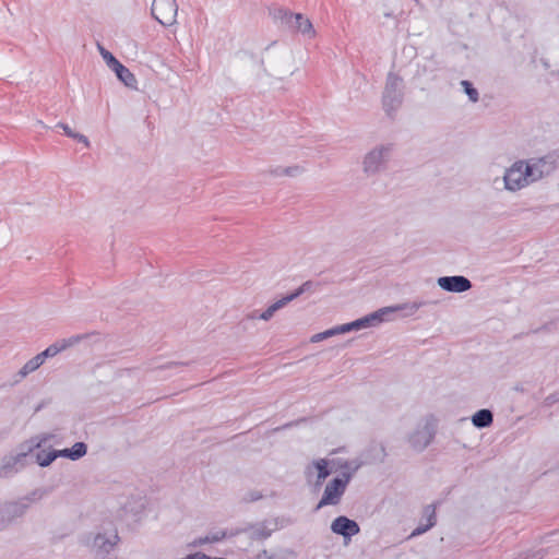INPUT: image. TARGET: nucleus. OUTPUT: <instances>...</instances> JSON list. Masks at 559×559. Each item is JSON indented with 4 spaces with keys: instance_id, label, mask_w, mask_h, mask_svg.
I'll return each instance as SVG.
<instances>
[{
    "instance_id": "obj_16",
    "label": "nucleus",
    "mask_w": 559,
    "mask_h": 559,
    "mask_svg": "<svg viewBox=\"0 0 559 559\" xmlns=\"http://www.w3.org/2000/svg\"><path fill=\"white\" fill-rule=\"evenodd\" d=\"M287 28L308 37H313L316 34L311 21L305 17L301 13H294L293 17L289 20Z\"/></svg>"
},
{
    "instance_id": "obj_37",
    "label": "nucleus",
    "mask_w": 559,
    "mask_h": 559,
    "mask_svg": "<svg viewBox=\"0 0 559 559\" xmlns=\"http://www.w3.org/2000/svg\"><path fill=\"white\" fill-rule=\"evenodd\" d=\"M557 402H559V392L549 394L544 401L546 406H552Z\"/></svg>"
},
{
    "instance_id": "obj_31",
    "label": "nucleus",
    "mask_w": 559,
    "mask_h": 559,
    "mask_svg": "<svg viewBox=\"0 0 559 559\" xmlns=\"http://www.w3.org/2000/svg\"><path fill=\"white\" fill-rule=\"evenodd\" d=\"M292 300L289 294H287L286 296L282 297L281 299H278L277 301H275L274 304H272L271 306H269L267 308H270V310L275 313L276 311H278L280 309L284 308L287 304H289Z\"/></svg>"
},
{
    "instance_id": "obj_17",
    "label": "nucleus",
    "mask_w": 559,
    "mask_h": 559,
    "mask_svg": "<svg viewBox=\"0 0 559 559\" xmlns=\"http://www.w3.org/2000/svg\"><path fill=\"white\" fill-rule=\"evenodd\" d=\"M533 160L540 169L547 171V177L559 167V154L557 152H551L539 158H533Z\"/></svg>"
},
{
    "instance_id": "obj_42",
    "label": "nucleus",
    "mask_w": 559,
    "mask_h": 559,
    "mask_svg": "<svg viewBox=\"0 0 559 559\" xmlns=\"http://www.w3.org/2000/svg\"><path fill=\"white\" fill-rule=\"evenodd\" d=\"M55 454H56V460L58 457L69 459V448H66V449H62V450H56L55 449Z\"/></svg>"
},
{
    "instance_id": "obj_29",
    "label": "nucleus",
    "mask_w": 559,
    "mask_h": 559,
    "mask_svg": "<svg viewBox=\"0 0 559 559\" xmlns=\"http://www.w3.org/2000/svg\"><path fill=\"white\" fill-rule=\"evenodd\" d=\"M461 85L465 92V94L468 96L469 100L473 103L478 102L479 99V93L476 87H474L473 83L468 80L461 81Z\"/></svg>"
},
{
    "instance_id": "obj_26",
    "label": "nucleus",
    "mask_w": 559,
    "mask_h": 559,
    "mask_svg": "<svg viewBox=\"0 0 559 559\" xmlns=\"http://www.w3.org/2000/svg\"><path fill=\"white\" fill-rule=\"evenodd\" d=\"M87 453V445L85 442H75L69 448V460L76 461L82 459Z\"/></svg>"
},
{
    "instance_id": "obj_34",
    "label": "nucleus",
    "mask_w": 559,
    "mask_h": 559,
    "mask_svg": "<svg viewBox=\"0 0 559 559\" xmlns=\"http://www.w3.org/2000/svg\"><path fill=\"white\" fill-rule=\"evenodd\" d=\"M71 139H74L80 143H83L85 147H90L91 145L88 139L84 134H81L79 132H74L73 134H71Z\"/></svg>"
},
{
    "instance_id": "obj_33",
    "label": "nucleus",
    "mask_w": 559,
    "mask_h": 559,
    "mask_svg": "<svg viewBox=\"0 0 559 559\" xmlns=\"http://www.w3.org/2000/svg\"><path fill=\"white\" fill-rule=\"evenodd\" d=\"M71 139H74L80 143H83L85 147H90L91 145L88 139L84 134H81L79 132H74L73 134H71Z\"/></svg>"
},
{
    "instance_id": "obj_39",
    "label": "nucleus",
    "mask_w": 559,
    "mask_h": 559,
    "mask_svg": "<svg viewBox=\"0 0 559 559\" xmlns=\"http://www.w3.org/2000/svg\"><path fill=\"white\" fill-rule=\"evenodd\" d=\"M56 128H60L63 130L64 134L69 138H71V134L74 133V131L67 124V123H63V122H58L56 124Z\"/></svg>"
},
{
    "instance_id": "obj_5",
    "label": "nucleus",
    "mask_w": 559,
    "mask_h": 559,
    "mask_svg": "<svg viewBox=\"0 0 559 559\" xmlns=\"http://www.w3.org/2000/svg\"><path fill=\"white\" fill-rule=\"evenodd\" d=\"M404 99L403 79L397 74L390 72L386 78L384 91L382 94V105L386 115L392 117L402 105Z\"/></svg>"
},
{
    "instance_id": "obj_35",
    "label": "nucleus",
    "mask_w": 559,
    "mask_h": 559,
    "mask_svg": "<svg viewBox=\"0 0 559 559\" xmlns=\"http://www.w3.org/2000/svg\"><path fill=\"white\" fill-rule=\"evenodd\" d=\"M71 139H74L80 143H83L85 147H90L91 145L88 139L84 134H81L79 132H74L73 134H71Z\"/></svg>"
},
{
    "instance_id": "obj_28",
    "label": "nucleus",
    "mask_w": 559,
    "mask_h": 559,
    "mask_svg": "<svg viewBox=\"0 0 559 559\" xmlns=\"http://www.w3.org/2000/svg\"><path fill=\"white\" fill-rule=\"evenodd\" d=\"M56 460L55 449L46 452L44 450L37 452L36 461L39 466L47 467Z\"/></svg>"
},
{
    "instance_id": "obj_4",
    "label": "nucleus",
    "mask_w": 559,
    "mask_h": 559,
    "mask_svg": "<svg viewBox=\"0 0 559 559\" xmlns=\"http://www.w3.org/2000/svg\"><path fill=\"white\" fill-rule=\"evenodd\" d=\"M38 490H34L29 495L16 500L8 501L0 504V531L5 530L14 520L22 518L31 503L36 499H40Z\"/></svg>"
},
{
    "instance_id": "obj_1",
    "label": "nucleus",
    "mask_w": 559,
    "mask_h": 559,
    "mask_svg": "<svg viewBox=\"0 0 559 559\" xmlns=\"http://www.w3.org/2000/svg\"><path fill=\"white\" fill-rule=\"evenodd\" d=\"M426 301H412V302H403L394 306L380 308L367 316H364L357 320L345 323L347 328V332L359 331L362 329L378 326L382 322L389 321V316L395 312L405 311L404 317L413 316L418 309L426 306Z\"/></svg>"
},
{
    "instance_id": "obj_13",
    "label": "nucleus",
    "mask_w": 559,
    "mask_h": 559,
    "mask_svg": "<svg viewBox=\"0 0 559 559\" xmlns=\"http://www.w3.org/2000/svg\"><path fill=\"white\" fill-rule=\"evenodd\" d=\"M332 533L340 535L344 538L345 543L349 542L353 536L359 534V524L346 515L335 518L331 523Z\"/></svg>"
},
{
    "instance_id": "obj_22",
    "label": "nucleus",
    "mask_w": 559,
    "mask_h": 559,
    "mask_svg": "<svg viewBox=\"0 0 559 559\" xmlns=\"http://www.w3.org/2000/svg\"><path fill=\"white\" fill-rule=\"evenodd\" d=\"M270 15L273 17L275 22H281L282 25L287 27L289 20L293 17L294 13L285 8H273L270 9Z\"/></svg>"
},
{
    "instance_id": "obj_43",
    "label": "nucleus",
    "mask_w": 559,
    "mask_h": 559,
    "mask_svg": "<svg viewBox=\"0 0 559 559\" xmlns=\"http://www.w3.org/2000/svg\"><path fill=\"white\" fill-rule=\"evenodd\" d=\"M64 537H66V534H62V535L53 534V535L50 537V544H51V545H56V544H58L59 542H61Z\"/></svg>"
},
{
    "instance_id": "obj_38",
    "label": "nucleus",
    "mask_w": 559,
    "mask_h": 559,
    "mask_svg": "<svg viewBox=\"0 0 559 559\" xmlns=\"http://www.w3.org/2000/svg\"><path fill=\"white\" fill-rule=\"evenodd\" d=\"M182 365H185V364L183 362H177V361H169V362H167L165 365L156 367V370L177 368V367L182 366Z\"/></svg>"
},
{
    "instance_id": "obj_19",
    "label": "nucleus",
    "mask_w": 559,
    "mask_h": 559,
    "mask_svg": "<svg viewBox=\"0 0 559 559\" xmlns=\"http://www.w3.org/2000/svg\"><path fill=\"white\" fill-rule=\"evenodd\" d=\"M525 171L530 185L547 177V171L540 169L533 158L525 160Z\"/></svg>"
},
{
    "instance_id": "obj_11",
    "label": "nucleus",
    "mask_w": 559,
    "mask_h": 559,
    "mask_svg": "<svg viewBox=\"0 0 559 559\" xmlns=\"http://www.w3.org/2000/svg\"><path fill=\"white\" fill-rule=\"evenodd\" d=\"M98 49L104 61L116 73L118 80L126 86L135 88L138 83L135 75L103 46L98 45Z\"/></svg>"
},
{
    "instance_id": "obj_47",
    "label": "nucleus",
    "mask_w": 559,
    "mask_h": 559,
    "mask_svg": "<svg viewBox=\"0 0 559 559\" xmlns=\"http://www.w3.org/2000/svg\"><path fill=\"white\" fill-rule=\"evenodd\" d=\"M381 450H382V452H383V455H385V448H384V447H382V448H381Z\"/></svg>"
},
{
    "instance_id": "obj_7",
    "label": "nucleus",
    "mask_w": 559,
    "mask_h": 559,
    "mask_svg": "<svg viewBox=\"0 0 559 559\" xmlns=\"http://www.w3.org/2000/svg\"><path fill=\"white\" fill-rule=\"evenodd\" d=\"M392 152V145H380L368 152L362 160V170L367 176H373L386 166Z\"/></svg>"
},
{
    "instance_id": "obj_14",
    "label": "nucleus",
    "mask_w": 559,
    "mask_h": 559,
    "mask_svg": "<svg viewBox=\"0 0 559 559\" xmlns=\"http://www.w3.org/2000/svg\"><path fill=\"white\" fill-rule=\"evenodd\" d=\"M437 284L449 293H464L472 288V282L463 275L441 276Z\"/></svg>"
},
{
    "instance_id": "obj_36",
    "label": "nucleus",
    "mask_w": 559,
    "mask_h": 559,
    "mask_svg": "<svg viewBox=\"0 0 559 559\" xmlns=\"http://www.w3.org/2000/svg\"><path fill=\"white\" fill-rule=\"evenodd\" d=\"M262 497L263 496L261 492L253 490V491H250L247 493V496L245 497V501L254 502V501L260 500Z\"/></svg>"
},
{
    "instance_id": "obj_2",
    "label": "nucleus",
    "mask_w": 559,
    "mask_h": 559,
    "mask_svg": "<svg viewBox=\"0 0 559 559\" xmlns=\"http://www.w3.org/2000/svg\"><path fill=\"white\" fill-rule=\"evenodd\" d=\"M48 440L47 437H43L37 440V438L31 439L27 443L29 444H22L21 451L16 454H9L4 455L2 459H0V477L1 478H9L15 475L17 472H20L22 468L25 467L27 464V457L28 454L34 449H39L43 443H45Z\"/></svg>"
},
{
    "instance_id": "obj_45",
    "label": "nucleus",
    "mask_w": 559,
    "mask_h": 559,
    "mask_svg": "<svg viewBox=\"0 0 559 559\" xmlns=\"http://www.w3.org/2000/svg\"><path fill=\"white\" fill-rule=\"evenodd\" d=\"M352 465H353V462L344 461V462L340 465V467H341L342 469H347V472H352V471H353V468H354V466H352Z\"/></svg>"
},
{
    "instance_id": "obj_9",
    "label": "nucleus",
    "mask_w": 559,
    "mask_h": 559,
    "mask_svg": "<svg viewBox=\"0 0 559 559\" xmlns=\"http://www.w3.org/2000/svg\"><path fill=\"white\" fill-rule=\"evenodd\" d=\"M120 537L117 531L110 534L97 533L94 536L92 544V551L96 559H111V554L115 551Z\"/></svg>"
},
{
    "instance_id": "obj_46",
    "label": "nucleus",
    "mask_w": 559,
    "mask_h": 559,
    "mask_svg": "<svg viewBox=\"0 0 559 559\" xmlns=\"http://www.w3.org/2000/svg\"><path fill=\"white\" fill-rule=\"evenodd\" d=\"M250 319H259V314L254 311L249 316Z\"/></svg>"
},
{
    "instance_id": "obj_10",
    "label": "nucleus",
    "mask_w": 559,
    "mask_h": 559,
    "mask_svg": "<svg viewBox=\"0 0 559 559\" xmlns=\"http://www.w3.org/2000/svg\"><path fill=\"white\" fill-rule=\"evenodd\" d=\"M151 13L157 22L168 27L176 23L178 4L176 0H154Z\"/></svg>"
},
{
    "instance_id": "obj_25",
    "label": "nucleus",
    "mask_w": 559,
    "mask_h": 559,
    "mask_svg": "<svg viewBox=\"0 0 559 559\" xmlns=\"http://www.w3.org/2000/svg\"><path fill=\"white\" fill-rule=\"evenodd\" d=\"M320 286L319 283H316L313 281H306L302 283L298 288H296L294 292L289 293V296L292 300L297 299L305 293L313 292L316 288Z\"/></svg>"
},
{
    "instance_id": "obj_12",
    "label": "nucleus",
    "mask_w": 559,
    "mask_h": 559,
    "mask_svg": "<svg viewBox=\"0 0 559 559\" xmlns=\"http://www.w3.org/2000/svg\"><path fill=\"white\" fill-rule=\"evenodd\" d=\"M525 160H516L508 168L503 176L504 188L509 191L515 192L530 185L525 174Z\"/></svg>"
},
{
    "instance_id": "obj_40",
    "label": "nucleus",
    "mask_w": 559,
    "mask_h": 559,
    "mask_svg": "<svg viewBox=\"0 0 559 559\" xmlns=\"http://www.w3.org/2000/svg\"><path fill=\"white\" fill-rule=\"evenodd\" d=\"M82 338H83V336L75 335V336H72V337H70L68 340H62L60 343H67L68 347H69V346H72V345L79 343Z\"/></svg>"
},
{
    "instance_id": "obj_8",
    "label": "nucleus",
    "mask_w": 559,
    "mask_h": 559,
    "mask_svg": "<svg viewBox=\"0 0 559 559\" xmlns=\"http://www.w3.org/2000/svg\"><path fill=\"white\" fill-rule=\"evenodd\" d=\"M287 523H289V521L285 520L284 518L264 520L262 522L249 524L243 528L237 530L235 534L249 533L250 539L265 540L272 535L273 532L277 531L281 527H284Z\"/></svg>"
},
{
    "instance_id": "obj_23",
    "label": "nucleus",
    "mask_w": 559,
    "mask_h": 559,
    "mask_svg": "<svg viewBox=\"0 0 559 559\" xmlns=\"http://www.w3.org/2000/svg\"><path fill=\"white\" fill-rule=\"evenodd\" d=\"M68 348V344L67 343H59V342H56L51 345H49L45 350H43L41 353L37 354V357L39 358V360L41 361V364H44V361L47 359V358H50V357H53L56 356L58 353H60L61 350Z\"/></svg>"
},
{
    "instance_id": "obj_21",
    "label": "nucleus",
    "mask_w": 559,
    "mask_h": 559,
    "mask_svg": "<svg viewBox=\"0 0 559 559\" xmlns=\"http://www.w3.org/2000/svg\"><path fill=\"white\" fill-rule=\"evenodd\" d=\"M344 333H348L346 324H341V325L334 326L332 329H329V330H325L323 332H320V333H317V334L312 335L310 341L312 343H318V342H321V341H323L325 338H329V337H332V336H335V335H338V334H344Z\"/></svg>"
},
{
    "instance_id": "obj_24",
    "label": "nucleus",
    "mask_w": 559,
    "mask_h": 559,
    "mask_svg": "<svg viewBox=\"0 0 559 559\" xmlns=\"http://www.w3.org/2000/svg\"><path fill=\"white\" fill-rule=\"evenodd\" d=\"M41 361L39 360V358L37 357V355L35 357H33L32 359H29L21 369L20 371L17 372V377L19 379H23L25 378L27 374H29L31 372L37 370L40 366H41Z\"/></svg>"
},
{
    "instance_id": "obj_41",
    "label": "nucleus",
    "mask_w": 559,
    "mask_h": 559,
    "mask_svg": "<svg viewBox=\"0 0 559 559\" xmlns=\"http://www.w3.org/2000/svg\"><path fill=\"white\" fill-rule=\"evenodd\" d=\"M273 316L274 313L270 310V308H266V310L259 314V319L263 321H269Z\"/></svg>"
},
{
    "instance_id": "obj_18",
    "label": "nucleus",
    "mask_w": 559,
    "mask_h": 559,
    "mask_svg": "<svg viewBox=\"0 0 559 559\" xmlns=\"http://www.w3.org/2000/svg\"><path fill=\"white\" fill-rule=\"evenodd\" d=\"M472 423L476 428L479 429L490 427L493 423V414L488 408L478 409L472 416Z\"/></svg>"
},
{
    "instance_id": "obj_32",
    "label": "nucleus",
    "mask_w": 559,
    "mask_h": 559,
    "mask_svg": "<svg viewBox=\"0 0 559 559\" xmlns=\"http://www.w3.org/2000/svg\"><path fill=\"white\" fill-rule=\"evenodd\" d=\"M282 171L284 173V176L295 177L302 173V168L300 166L295 165V166L284 167Z\"/></svg>"
},
{
    "instance_id": "obj_15",
    "label": "nucleus",
    "mask_w": 559,
    "mask_h": 559,
    "mask_svg": "<svg viewBox=\"0 0 559 559\" xmlns=\"http://www.w3.org/2000/svg\"><path fill=\"white\" fill-rule=\"evenodd\" d=\"M436 504H427L423 509V519L409 537H416L428 532L437 524Z\"/></svg>"
},
{
    "instance_id": "obj_20",
    "label": "nucleus",
    "mask_w": 559,
    "mask_h": 559,
    "mask_svg": "<svg viewBox=\"0 0 559 559\" xmlns=\"http://www.w3.org/2000/svg\"><path fill=\"white\" fill-rule=\"evenodd\" d=\"M313 465L318 471L316 486L319 487L331 475L332 471L329 468V462L324 459L313 461Z\"/></svg>"
},
{
    "instance_id": "obj_3",
    "label": "nucleus",
    "mask_w": 559,
    "mask_h": 559,
    "mask_svg": "<svg viewBox=\"0 0 559 559\" xmlns=\"http://www.w3.org/2000/svg\"><path fill=\"white\" fill-rule=\"evenodd\" d=\"M359 466V464H355L352 472H342L340 476L334 477L326 484L323 495L314 508L316 512L323 507L336 506L340 503L347 485Z\"/></svg>"
},
{
    "instance_id": "obj_6",
    "label": "nucleus",
    "mask_w": 559,
    "mask_h": 559,
    "mask_svg": "<svg viewBox=\"0 0 559 559\" xmlns=\"http://www.w3.org/2000/svg\"><path fill=\"white\" fill-rule=\"evenodd\" d=\"M436 433L437 419L433 415H428L408 436V442L415 451L423 452L433 441Z\"/></svg>"
},
{
    "instance_id": "obj_44",
    "label": "nucleus",
    "mask_w": 559,
    "mask_h": 559,
    "mask_svg": "<svg viewBox=\"0 0 559 559\" xmlns=\"http://www.w3.org/2000/svg\"><path fill=\"white\" fill-rule=\"evenodd\" d=\"M283 168H284V167L278 166V167H275V168L270 169V170H269V173H270V175H272V176H276V177H277V176H284V173L282 171V170H283Z\"/></svg>"
},
{
    "instance_id": "obj_27",
    "label": "nucleus",
    "mask_w": 559,
    "mask_h": 559,
    "mask_svg": "<svg viewBox=\"0 0 559 559\" xmlns=\"http://www.w3.org/2000/svg\"><path fill=\"white\" fill-rule=\"evenodd\" d=\"M258 559H295L296 554L292 549H284L278 555H271L267 552V550L263 549L260 551L257 556Z\"/></svg>"
},
{
    "instance_id": "obj_30",
    "label": "nucleus",
    "mask_w": 559,
    "mask_h": 559,
    "mask_svg": "<svg viewBox=\"0 0 559 559\" xmlns=\"http://www.w3.org/2000/svg\"><path fill=\"white\" fill-rule=\"evenodd\" d=\"M225 537H226V532L218 531V532L212 533L211 535H207L205 538H200L199 544L217 543V542H221L222 539H224Z\"/></svg>"
}]
</instances>
